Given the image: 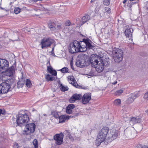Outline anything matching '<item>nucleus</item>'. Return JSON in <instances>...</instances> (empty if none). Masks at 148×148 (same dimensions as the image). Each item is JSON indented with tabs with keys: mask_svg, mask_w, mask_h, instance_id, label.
Wrapping results in <instances>:
<instances>
[{
	"mask_svg": "<svg viewBox=\"0 0 148 148\" xmlns=\"http://www.w3.org/2000/svg\"><path fill=\"white\" fill-rule=\"evenodd\" d=\"M117 81H115L114 82H111L112 83V84H114V85H115L117 83Z\"/></svg>",
	"mask_w": 148,
	"mask_h": 148,
	"instance_id": "47",
	"label": "nucleus"
},
{
	"mask_svg": "<svg viewBox=\"0 0 148 148\" xmlns=\"http://www.w3.org/2000/svg\"><path fill=\"white\" fill-rule=\"evenodd\" d=\"M117 135V132L114 130H112L108 134L107 138L106 136H103L99 132L95 142L96 145L97 146H98L104 141L107 143L110 142L116 138Z\"/></svg>",
	"mask_w": 148,
	"mask_h": 148,
	"instance_id": "2",
	"label": "nucleus"
},
{
	"mask_svg": "<svg viewBox=\"0 0 148 148\" xmlns=\"http://www.w3.org/2000/svg\"><path fill=\"white\" fill-rule=\"evenodd\" d=\"M16 40H14V41H16Z\"/></svg>",
	"mask_w": 148,
	"mask_h": 148,
	"instance_id": "56",
	"label": "nucleus"
},
{
	"mask_svg": "<svg viewBox=\"0 0 148 148\" xmlns=\"http://www.w3.org/2000/svg\"><path fill=\"white\" fill-rule=\"evenodd\" d=\"M36 127L35 125L33 123H29L26 125L25 128L23 131V133L24 135H29L33 133Z\"/></svg>",
	"mask_w": 148,
	"mask_h": 148,
	"instance_id": "6",
	"label": "nucleus"
},
{
	"mask_svg": "<svg viewBox=\"0 0 148 148\" xmlns=\"http://www.w3.org/2000/svg\"><path fill=\"white\" fill-rule=\"evenodd\" d=\"M68 78V81L70 84H72L75 87H77L78 85L73 76H69Z\"/></svg>",
	"mask_w": 148,
	"mask_h": 148,
	"instance_id": "17",
	"label": "nucleus"
},
{
	"mask_svg": "<svg viewBox=\"0 0 148 148\" xmlns=\"http://www.w3.org/2000/svg\"><path fill=\"white\" fill-rule=\"evenodd\" d=\"M105 11L108 13H110L111 12V10L110 8L108 7H106L105 8Z\"/></svg>",
	"mask_w": 148,
	"mask_h": 148,
	"instance_id": "40",
	"label": "nucleus"
},
{
	"mask_svg": "<svg viewBox=\"0 0 148 148\" xmlns=\"http://www.w3.org/2000/svg\"><path fill=\"white\" fill-rule=\"evenodd\" d=\"M1 44H0V48H1Z\"/></svg>",
	"mask_w": 148,
	"mask_h": 148,
	"instance_id": "54",
	"label": "nucleus"
},
{
	"mask_svg": "<svg viewBox=\"0 0 148 148\" xmlns=\"http://www.w3.org/2000/svg\"><path fill=\"white\" fill-rule=\"evenodd\" d=\"M26 85L28 87H30L31 85L30 81L28 79H27L25 82Z\"/></svg>",
	"mask_w": 148,
	"mask_h": 148,
	"instance_id": "37",
	"label": "nucleus"
},
{
	"mask_svg": "<svg viewBox=\"0 0 148 148\" xmlns=\"http://www.w3.org/2000/svg\"><path fill=\"white\" fill-rule=\"evenodd\" d=\"M55 24L53 23L49 24L48 26L49 29L51 31H55L56 29L54 26Z\"/></svg>",
	"mask_w": 148,
	"mask_h": 148,
	"instance_id": "32",
	"label": "nucleus"
},
{
	"mask_svg": "<svg viewBox=\"0 0 148 148\" xmlns=\"http://www.w3.org/2000/svg\"><path fill=\"white\" fill-rule=\"evenodd\" d=\"M71 24V22L69 20L67 21L65 23V25L66 26H69Z\"/></svg>",
	"mask_w": 148,
	"mask_h": 148,
	"instance_id": "42",
	"label": "nucleus"
},
{
	"mask_svg": "<svg viewBox=\"0 0 148 148\" xmlns=\"http://www.w3.org/2000/svg\"><path fill=\"white\" fill-rule=\"evenodd\" d=\"M108 131V128L105 127L103 128L99 132L103 135V136H106V137H107Z\"/></svg>",
	"mask_w": 148,
	"mask_h": 148,
	"instance_id": "23",
	"label": "nucleus"
},
{
	"mask_svg": "<svg viewBox=\"0 0 148 148\" xmlns=\"http://www.w3.org/2000/svg\"><path fill=\"white\" fill-rule=\"evenodd\" d=\"M125 134L127 137L130 138L131 137L132 135V131L131 130L129 129H127L124 131Z\"/></svg>",
	"mask_w": 148,
	"mask_h": 148,
	"instance_id": "29",
	"label": "nucleus"
},
{
	"mask_svg": "<svg viewBox=\"0 0 148 148\" xmlns=\"http://www.w3.org/2000/svg\"><path fill=\"white\" fill-rule=\"evenodd\" d=\"M25 82V80L22 78L20 79L17 82V86L18 88H22Z\"/></svg>",
	"mask_w": 148,
	"mask_h": 148,
	"instance_id": "28",
	"label": "nucleus"
},
{
	"mask_svg": "<svg viewBox=\"0 0 148 148\" xmlns=\"http://www.w3.org/2000/svg\"><path fill=\"white\" fill-rule=\"evenodd\" d=\"M133 32V30L132 28L127 29L125 30V34L127 37H129L132 36Z\"/></svg>",
	"mask_w": 148,
	"mask_h": 148,
	"instance_id": "24",
	"label": "nucleus"
},
{
	"mask_svg": "<svg viewBox=\"0 0 148 148\" xmlns=\"http://www.w3.org/2000/svg\"><path fill=\"white\" fill-rule=\"evenodd\" d=\"M90 61L92 67L95 68L98 73L101 72L104 67H108L109 65V62L107 60H100L97 56L92 55L90 58Z\"/></svg>",
	"mask_w": 148,
	"mask_h": 148,
	"instance_id": "1",
	"label": "nucleus"
},
{
	"mask_svg": "<svg viewBox=\"0 0 148 148\" xmlns=\"http://www.w3.org/2000/svg\"><path fill=\"white\" fill-rule=\"evenodd\" d=\"M2 79L5 81V82H7L10 84V86L14 84L15 82L14 79L13 77H7L6 78H3V77Z\"/></svg>",
	"mask_w": 148,
	"mask_h": 148,
	"instance_id": "18",
	"label": "nucleus"
},
{
	"mask_svg": "<svg viewBox=\"0 0 148 148\" xmlns=\"http://www.w3.org/2000/svg\"><path fill=\"white\" fill-rule=\"evenodd\" d=\"M139 94L138 92H136L133 93H131L129 95L128 98L127 100V102L128 103H130L133 102L134 99L138 97Z\"/></svg>",
	"mask_w": 148,
	"mask_h": 148,
	"instance_id": "12",
	"label": "nucleus"
},
{
	"mask_svg": "<svg viewBox=\"0 0 148 148\" xmlns=\"http://www.w3.org/2000/svg\"><path fill=\"white\" fill-rule=\"evenodd\" d=\"M19 146L16 143H15L13 146V148H19Z\"/></svg>",
	"mask_w": 148,
	"mask_h": 148,
	"instance_id": "44",
	"label": "nucleus"
},
{
	"mask_svg": "<svg viewBox=\"0 0 148 148\" xmlns=\"http://www.w3.org/2000/svg\"><path fill=\"white\" fill-rule=\"evenodd\" d=\"M126 0H124L123 1V3H126Z\"/></svg>",
	"mask_w": 148,
	"mask_h": 148,
	"instance_id": "50",
	"label": "nucleus"
},
{
	"mask_svg": "<svg viewBox=\"0 0 148 148\" xmlns=\"http://www.w3.org/2000/svg\"><path fill=\"white\" fill-rule=\"evenodd\" d=\"M90 16L89 15L85 14L82 18L81 23H82V25L84 24L90 19Z\"/></svg>",
	"mask_w": 148,
	"mask_h": 148,
	"instance_id": "26",
	"label": "nucleus"
},
{
	"mask_svg": "<svg viewBox=\"0 0 148 148\" xmlns=\"http://www.w3.org/2000/svg\"><path fill=\"white\" fill-rule=\"evenodd\" d=\"M142 148H148V146H143Z\"/></svg>",
	"mask_w": 148,
	"mask_h": 148,
	"instance_id": "49",
	"label": "nucleus"
},
{
	"mask_svg": "<svg viewBox=\"0 0 148 148\" xmlns=\"http://www.w3.org/2000/svg\"><path fill=\"white\" fill-rule=\"evenodd\" d=\"M75 107L73 104H70L66 108V112L67 114H71L72 112V110Z\"/></svg>",
	"mask_w": 148,
	"mask_h": 148,
	"instance_id": "20",
	"label": "nucleus"
},
{
	"mask_svg": "<svg viewBox=\"0 0 148 148\" xmlns=\"http://www.w3.org/2000/svg\"><path fill=\"white\" fill-rule=\"evenodd\" d=\"M108 131V128L105 127L103 128L99 132L103 135V136H106V137H107Z\"/></svg>",
	"mask_w": 148,
	"mask_h": 148,
	"instance_id": "22",
	"label": "nucleus"
},
{
	"mask_svg": "<svg viewBox=\"0 0 148 148\" xmlns=\"http://www.w3.org/2000/svg\"><path fill=\"white\" fill-rule=\"evenodd\" d=\"M53 40L50 38L43 39L41 42V48L43 49L50 47L51 45L53 43Z\"/></svg>",
	"mask_w": 148,
	"mask_h": 148,
	"instance_id": "8",
	"label": "nucleus"
},
{
	"mask_svg": "<svg viewBox=\"0 0 148 148\" xmlns=\"http://www.w3.org/2000/svg\"><path fill=\"white\" fill-rule=\"evenodd\" d=\"M6 69V70L3 73V75L2 76V78H6L7 77H12L13 75V74L14 72V66H12L10 68L8 69Z\"/></svg>",
	"mask_w": 148,
	"mask_h": 148,
	"instance_id": "7",
	"label": "nucleus"
},
{
	"mask_svg": "<svg viewBox=\"0 0 148 148\" xmlns=\"http://www.w3.org/2000/svg\"><path fill=\"white\" fill-rule=\"evenodd\" d=\"M34 148H38V147H34Z\"/></svg>",
	"mask_w": 148,
	"mask_h": 148,
	"instance_id": "55",
	"label": "nucleus"
},
{
	"mask_svg": "<svg viewBox=\"0 0 148 148\" xmlns=\"http://www.w3.org/2000/svg\"><path fill=\"white\" fill-rule=\"evenodd\" d=\"M47 70L49 73L54 76L57 75L56 71L53 70L51 66H47Z\"/></svg>",
	"mask_w": 148,
	"mask_h": 148,
	"instance_id": "27",
	"label": "nucleus"
},
{
	"mask_svg": "<svg viewBox=\"0 0 148 148\" xmlns=\"http://www.w3.org/2000/svg\"><path fill=\"white\" fill-rule=\"evenodd\" d=\"M21 9L18 7L16 8L14 10V13L16 14H18L20 12Z\"/></svg>",
	"mask_w": 148,
	"mask_h": 148,
	"instance_id": "38",
	"label": "nucleus"
},
{
	"mask_svg": "<svg viewBox=\"0 0 148 148\" xmlns=\"http://www.w3.org/2000/svg\"><path fill=\"white\" fill-rule=\"evenodd\" d=\"M57 27L58 29H60L61 28V27L60 25H58Z\"/></svg>",
	"mask_w": 148,
	"mask_h": 148,
	"instance_id": "46",
	"label": "nucleus"
},
{
	"mask_svg": "<svg viewBox=\"0 0 148 148\" xmlns=\"http://www.w3.org/2000/svg\"><path fill=\"white\" fill-rule=\"evenodd\" d=\"M8 66L9 63L6 60L0 58V71L5 70Z\"/></svg>",
	"mask_w": 148,
	"mask_h": 148,
	"instance_id": "11",
	"label": "nucleus"
},
{
	"mask_svg": "<svg viewBox=\"0 0 148 148\" xmlns=\"http://www.w3.org/2000/svg\"><path fill=\"white\" fill-rule=\"evenodd\" d=\"M64 135L62 133L56 134L54 136V139L56 140V143L58 145H61L62 143Z\"/></svg>",
	"mask_w": 148,
	"mask_h": 148,
	"instance_id": "9",
	"label": "nucleus"
},
{
	"mask_svg": "<svg viewBox=\"0 0 148 148\" xmlns=\"http://www.w3.org/2000/svg\"><path fill=\"white\" fill-rule=\"evenodd\" d=\"M147 115H148V110L147 111Z\"/></svg>",
	"mask_w": 148,
	"mask_h": 148,
	"instance_id": "52",
	"label": "nucleus"
},
{
	"mask_svg": "<svg viewBox=\"0 0 148 148\" xmlns=\"http://www.w3.org/2000/svg\"><path fill=\"white\" fill-rule=\"evenodd\" d=\"M108 131V128L105 127L103 128L99 132L103 135V136H106V137H107Z\"/></svg>",
	"mask_w": 148,
	"mask_h": 148,
	"instance_id": "21",
	"label": "nucleus"
},
{
	"mask_svg": "<svg viewBox=\"0 0 148 148\" xmlns=\"http://www.w3.org/2000/svg\"><path fill=\"white\" fill-rule=\"evenodd\" d=\"M54 47H53V48L52 49V50L51 51L52 53H54Z\"/></svg>",
	"mask_w": 148,
	"mask_h": 148,
	"instance_id": "48",
	"label": "nucleus"
},
{
	"mask_svg": "<svg viewBox=\"0 0 148 148\" xmlns=\"http://www.w3.org/2000/svg\"><path fill=\"white\" fill-rule=\"evenodd\" d=\"M58 84V86L62 91H65L68 90L69 88L67 86H64L62 84L60 83H59Z\"/></svg>",
	"mask_w": 148,
	"mask_h": 148,
	"instance_id": "30",
	"label": "nucleus"
},
{
	"mask_svg": "<svg viewBox=\"0 0 148 148\" xmlns=\"http://www.w3.org/2000/svg\"><path fill=\"white\" fill-rule=\"evenodd\" d=\"M71 116L65 115H62L60 116L59 117L60 123H62L65 122L66 120L70 119Z\"/></svg>",
	"mask_w": 148,
	"mask_h": 148,
	"instance_id": "19",
	"label": "nucleus"
},
{
	"mask_svg": "<svg viewBox=\"0 0 148 148\" xmlns=\"http://www.w3.org/2000/svg\"><path fill=\"white\" fill-rule=\"evenodd\" d=\"M113 58L114 61L119 62L123 59V51L118 48H114L112 52Z\"/></svg>",
	"mask_w": 148,
	"mask_h": 148,
	"instance_id": "4",
	"label": "nucleus"
},
{
	"mask_svg": "<svg viewBox=\"0 0 148 148\" xmlns=\"http://www.w3.org/2000/svg\"><path fill=\"white\" fill-rule=\"evenodd\" d=\"M147 10H148V7L147 8Z\"/></svg>",
	"mask_w": 148,
	"mask_h": 148,
	"instance_id": "57",
	"label": "nucleus"
},
{
	"mask_svg": "<svg viewBox=\"0 0 148 148\" xmlns=\"http://www.w3.org/2000/svg\"><path fill=\"white\" fill-rule=\"evenodd\" d=\"M103 3L104 5H108L110 4V0H104Z\"/></svg>",
	"mask_w": 148,
	"mask_h": 148,
	"instance_id": "39",
	"label": "nucleus"
},
{
	"mask_svg": "<svg viewBox=\"0 0 148 148\" xmlns=\"http://www.w3.org/2000/svg\"><path fill=\"white\" fill-rule=\"evenodd\" d=\"M45 78L48 81H52L55 79V77L49 74L46 75L45 76Z\"/></svg>",
	"mask_w": 148,
	"mask_h": 148,
	"instance_id": "31",
	"label": "nucleus"
},
{
	"mask_svg": "<svg viewBox=\"0 0 148 148\" xmlns=\"http://www.w3.org/2000/svg\"><path fill=\"white\" fill-rule=\"evenodd\" d=\"M70 65L72 69L74 70V68L73 67V63L72 62H71L70 63Z\"/></svg>",
	"mask_w": 148,
	"mask_h": 148,
	"instance_id": "45",
	"label": "nucleus"
},
{
	"mask_svg": "<svg viewBox=\"0 0 148 148\" xmlns=\"http://www.w3.org/2000/svg\"><path fill=\"white\" fill-rule=\"evenodd\" d=\"M54 114H55L53 113V115L55 118H57L58 117H59V116L57 112H55L54 113Z\"/></svg>",
	"mask_w": 148,
	"mask_h": 148,
	"instance_id": "43",
	"label": "nucleus"
},
{
	"mask_svg": "<svg viewBox=\"0 0 148 148\" xmlns=\"http://www.w3.org/2000/svg\"><path fill=\"white\" fill-rule=\"evenodd\" d=\"M29 121V117L26 114H19L16 120L17 124L20 126H22L24 124L27 123Z\"/></svg>",
	"mask_w": 148,
	"mask_h": 148,
	"instance_id": "5",
	"label": "nucleus"
},
{
	"mask_svg": "<svg viewBox=\"0 0 148 148\" xmlns=\"http://www.w3.org/2000/svg\"><path fill=\"white\" fill-rule=\"evenodd\" d=\"M82 97V95L80 94H75L70 98L69 100V102L70 103H73L76 100H79Z\"/></svg>",
	"mask_w": 148,
	"mask_h": 148,
	"instance_id": "15",
	"label": "nucleus"
},
{
	"mask_svg": "<svg viewBox=\"0 0 148 148\" xmlns=\"http://www.w3.org/2000/svg\"><path fill=\"white\" fill-rule=\"evenodd\" d=\"M91 99V94L87 93L84 94L82 97V102L83 104L88 103Z\"/></svg>",
	"mask_w": 148,
	"mask_h": 148,
	"instance_id": "14",
	"label": "nucleus"
},
{
	"mask_svg": "<svg viewBox=\"0 0 148 148\" xmlns=\"http://www.w3.org/2000/svg\"><path fill=\"white\" fill-rule=\"evenodd\" d=\"M81 41L79 42L77 40H75L73 42L71 43L69 47L70 53H73L79 52H84L86 49L85 48L82 46Z\"/></svg>",
	"mask_w": 148,
	"mask_h": 148,
	"instance_id": "3",
	"label": "nucleus"
},
{
	"mask_svg": "<svg viewBox=\"0 0 148 148\" xmlns=\"http://www.w3.org/2000/svg\"><path fill=\"white\" fill-rule=\"evenodd\" d=\"M85 62L84 60H79L77 61L76 63V66H77L82 68L85 66Z\"/></svg>",
	"mask_w": 148,
	"mask_h": 148,
	"instance_id": "25",
	"label": "nucleus"
},
{
	"mask_svg": "<svg viewBox=\"0 0 148 148\" xmlns=\"http://www.w3.org/2000/svg\"><path fill=\"white\" fill-rule=\"evenodd\" d=\"M141 121V119L139 117L132 118L130 119V125H134L138 123H140Z\"/></svg>",
	"mask_w": 148,
	"mask_h": 148,
	"instance_id": "16",
	"label": "nucleus"
},
{
	"mask_svg": "<svg viewBox=\"0 0 148 148\" xmlns=\"http://www.w3.org/2000/svg\"><path fill=\"white\" fill-rule=\"evenodd\" d=\"M137 2H138V1H136V2H134V3H137Z\"/></svg>",
	"mask_w": 148,
	"mask_h": 148,
	"instance_id": "53",
	"label": "nucleus"
},
{
	"mask_svg": "<svg viewBox=\"0 0 148 148\" xmlns=\"http://www.w3.org/2000/svg\"><path fill=\"white\" fill-rule=\"evenodd\" d=\"M43 115L44 116H47V115L46 114H43Z\"/></svg>",
	"mask_w": 148,
	"mask_h": 148,
	"instance_id": "51",
	"label": "nucleus"
},
{
	"mask_svg": "<svg viewBox=\"0 0 148 148\" xmlns=\"http://www.w3.org/2000/svg\"><path fill=\"white\" fill-rule=\"evenodd\" d=\"M60 71L63 73H66L69 72V69L68 68L66 67H64L61 69Z\"/></svg>",
	"mask_w": 148,
	"mask_h": 148,
	"instance_id": "35",
	"label": "nucleus"
},
{
	"mask_svg": "<svg viewBox=\"0 0 148 148\" xmlns=\"http://www.w3.org/2000/svg\"><path fill=\"white\" fill-rule=\"evenodd\" d=\"M83 41H81V43L82 44V46L83 47H84L86 49L84 51V52L86 51L87 48H88L89 49H92V48L93 47V46L90 43L91 41L90 40L84 39H83Z\"/></svg>",
	"mask_w": 148,
	"mask_h": 148,
	"instance_id": "10",
	"label": "nucleus"
},
{
	"mask_svg": "<svg viewBox=\"0 0 148 148\" xmlns=\"http://www.w3.org/2000/svg\"><path fill=\"white\" fill-rule=\"evenodd\" d=\"M33 144L34 147H38V142L36 139H34L33 141Z\"/></svg>",
	"mask_w": 148,
	"mask_h": 148,
	"instance_id": "36",
	"label": "nucleus"
},
{
	"mask_svg": "<svg viewBox=\"0 0 148 148\" xmlns=\"http://www.w3.org/2000/svg\"><path fill=\"white\" fill-rule=\"evenodd\" d=\"M123 90L121 89L116 90L114 93V95L116 96H119L123 92Z\"/></svg>",
	"mask_w": 148,
	"mask_h": 148,
	"instance_id": "34",
	"label": "nucleus"
},
{
	"mask_svg": "<svg viewBox=\"0 0 148 148\" xmlns=\"http://www.w3.org/2000/svg\"><path fill=\"white\" fill-rule=\"evenodd\" d=\"M114 104L116 106H120L121 104V100L119 99H115L114 101Z\"/></svg>",
	"mask_w": 148,
	"mask_h": 148,
	"instance_id": "33",
	"label": "nucleus"
},
{
	"mask_svg": "<svg viewBox=\"0 0 148 148\" xmlns=\"http://www.w3.org/2000/svg\"><path fill=\"white\" fill-rule=\"evenodd\" d=\"M0 85L3 94L7 92L10 89V85L7 82H3L0 84Z\"/></svg>",
	"mask_w": 148,
	"mask_h": 148,
	"instance_id": "13",
	"label": "nucleus"
},
{
	"mask_svg": "<svg viewBox=\"0 0 148 148\" xmlns=\"http://www.w3.org/2000/svg\"><path fill=\"white\" fill-rule=\"evenodd\" d=\"M143 98L145 100H148V91L144 94Z\"/></svg>",
	"mask_w": 148,
	"mask_h": 148,
	"instance_id": "41",
	"label": "nucleus"
}]
</instances>
